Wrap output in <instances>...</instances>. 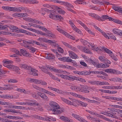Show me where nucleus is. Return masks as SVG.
<instances>
[{
    "label": "nucleus",
    "mask_w": 122,
    "mask_h": 122,
    "mask_svg": "<svg viewBox=\"0 0 122 122\" xmlns=\"http://www.w3.org/2000/svg\"><path fill=\"white\" fill-rule=\"evenodd\" d=\"M31 117H32L36 119H38L40 120V119H41V118H42V117H41L36 115H31Z\"/></svg>",
    "instance_id": "nucleus-44"
},
{
    "label": "nucleus",
    "mask_w": 122,
    "mask_h": 122,
    "mask_svg": "<svg viewBox=\"0 0 122 122\" xmlns=\"http://www.w3.org/2000/svg\"><path fill=\"white\" fill-rule=\"evenodd\" d=\"M37 40L41 42H44L46 43V38H39Z\"/></svg>",
    "instance_id": "nucleus-43"
},
{
    "label": "nucleus",
    "mask_w": 122,
    "mask_h": 122,
    "mask_svg": "<svg viewBox=\"0 0 122 122\" xmlns=\"http://www.w3.org/2000/svg\"><path fill=\"white\" fill-rule=\"evenodd\" d=\"M99 59L102 62L104 63L106 61L107 58L104 56H100L98 57Z\"/></svg>",
    "instance_id": "nucleus-29"
},
{
    "label": "nucleus",
    "mask_w": 122,
    "mask_h": 122,
    "mask_svg": "<svg viewBox=\"0 0 122 122\" xmlns=\"http://www.w3.org/2000/svg\"><path fill=\"white\" fill-rule=\"evenodd\" d=\"M105 71L107 73L118 75L122 74V72L118 70L113 69H107Z\"/></svg>",
    "instance_id": "nucleus-3"
},
{
    "label": "nucleus",
    "mask_w": 122,
    "mask_h": 122,
    "mask_svg": "<svg viewBox=\"0 0 122 122\" xmlns=\"http://www.w3.org/2000/svg\"><path fill=\"white\" fill-rule=\"evenodd\" d=\"M72 61L73 60H72L71 59H70L69 57H66L65 61L68 62H72Z\"/></svg>",
    "instance_id": "nucleus-64"
},
{
    "label": "nucleus",
    "mask_w": 122,
    "mask_h": 122,
    "mask_svg": "<svg viewBox=\"0 0 122 122\" xmlns=\"http://www.w3.org/2000/svg\"><path fill=\"white\" fill-rule=\"evenodd\" d=\"M49 104L50 106L53 108H55L53 109H51L53 112V113L54 114H60L64 111V109L61 108L60 106L56 102L53 101L50 102Z\"/></svg>",
    "instance_id": "nucleus-1"
},
{
    "label": "nucleus",
    "mask_w": 122,
    "mask_h": 122,
    "mask_svg": "<svg viewBox=\"0 0 122 122\" xmlns=\"http://www.w3.org/2000/svg\"><path fill=\"white\" fill-rule=\"evenodd\" d=\"M60 118L61 120L65 122H73L72 120L66 117L62 116L60 117Z\"/></svg>",
    "instance_id": "nucleus-15"
},
{
    "label": "nucleus",
    "mask_w": 122,
    "mask_h": 122,
    "mask_svg": "<svg viewBox=\"0 0 122 122\" xmlns=\"http://www.w3.org/2000/svg\"><path fill=\"white\" fill-rule=\"evenodd\" d=\"M80 40L83 43L84 45H86L88 43L87 41L83 39H81Z\"/></svg>",
    "instance_id": "nucleus-60"
},
{
    "label": "nucleus",
    "mask_w": 122,
    "mask_h": 122,
    "mask_svg": "<svg viewBox=\"0 0 122 122\" xmlns=\"http://www.w3.org/2000/svg\"><path fill=\"white\" fill-rule=\"evenodd\" d=\"M75 99H71L70 100L72 101V102H71L70 101V102L71 103H70L69 104H68L70 105H72L73 106H74V107H77V105L76 104H75V102L76 103V102H74L73 101V100Z\"/></svg>",
    "instance_id": "nucleus-46"
},
{
    "label": "nucleus",
    "mask_w": 122,
    "mask_h": 122,
    "mask_svg": "<svg viewBox=\"0 0 122 122\" xmlns=\"http://www.w3.org/2000/svg\"><path fill=\"white\" fill-rule=\"evenodd\" d=\"M86 111L87 112L92 114L93 115H96L97 116H98L99 115L98 114H97V113L95 112H92L90 110H86Z\"/></svg>",
    "instance_id": "nucleus-53"
},
{
    "label": "nucleus",
    "mask_w": 122,
    "mask_h": 122,
    "mask_svg": "<svg viewBox=\"0 0 122 122\" xmlns=\"http://www.w3.org/2000/svg\"><path fill=\"white\" fill-rule=\"evenodd\" d=\"M15 108L16 109H19L22 110H25V107H23L15 106Z\"/></svg>",
    "instance_id": "nucleus-57"
},
{
    "label": "nucleus",
    "mask_w": 122,
    "mask_h": 122,
    "mask_svg": "<svg viewBox=\"0 0 122 122\" xmlns=\"http://www.w3.org/2000/svg\"><path fill=\"white\" fill-rule=\"evenodd\" d=\"M50 17L54 19H57L58 20H63V18L60 15H56L55 14H51L49 15Z\"/></svg>",
    "instance_id": "nucleus-6"
},
{
    "label": "nucleus",
    "mask_w": 122,
    "mask_h": 122,
    "mask_svg": "<svg viewBox=\"0 0 122 122\" xmlns=\"http://www.w3.org/2000/svg\"><path fill=\"white\" fill-rule=\"evenodd\" d=\"M89 15L92 16L94 18L96 19L99 21H102V19H101V17L97 15L94 13L89 14Z\"/></svg>",
    "instance_id": "nucleus-13"
},
{
    "label": "nucleus",
    "mask_w": 122,
    "mask_h": 122,
    "mask_svg": "<svg viewBox=\"0 0 122 122\" xmlns=\"http://www.w3.org/2000/svg\"><path fill=\"white\" fill-rule=\"evenodd\" d=\"M5 28H4V30L7 31L9 30L8 28L11 30L18 29V28L17 27L13 25H11L10 26L5 25Z\"/></svg>",
    "instance_id": "nucleus-9"
},
{
    "label": "nucleus",
    "mask_w": 122,
    "mask_h": 122,
    "mask_svg": "<svg viewBox=\"0 0 122 122\" xmlns=\"http://www.w3.org/2000/svg\"><path fill=\"white\" fill-rule=\"evenodd\" d=\"M109 80L111 81H112L114 82H117L119 81V78L117 77L111 78Z\"/></svg>",
    "instance_id": "nucleus-45"
},
{
    "label": "nucleus",
    "mask_w": 122,
    "mask_h": 122,
    "mask_svg": "<svg viewBox=\"0 0 122 122\" xmlns=\"http://www.w3.org/2000/svg\"><path fill=\"white\" fill-rule=\"evenodd\" d=\"M31 44L33 45H34V44L36 45H40V43L39 42L33 40H31Z\"/></svg>",
    "instance_id": "nucleus-39"
},
{
    "label": "nucleus",
    "mask_w": 122,
    "mask_h": 122,
    "mask_svg": "<svg viewBox=\"0 0 122 122\" xmlns=\"http://www.w3.org/2000/svg\"><path fill=\"white\" fill-rule=\"evenodd\" d=\"M57 29L61 33H62L64 35L65 34V33H66V32L60 29L59 28L60 26H57Z\"/></svg>",
    "instance_id": "nucleus-54"
},
{
    "label": "nucleus",
    "mask_w": 122,
    "mask_h": 122,
    "mask_svg": "<svg viewBox=\"0 0 122 122\" xmlns=\"http://www.w3.org/2000/svg\"><path fill=\"white\" fill-rule=\"evenodd\" d=\"M40 69H41V70L44 73H46L48 71H47V69H47V67H46V65L45 66H42L41 67L39 66V67Z\"/></svg>",
    "instance_id": "nucleus-24"
},
{
    "label": "nucleus",
    "mask_w": 122,
    "mask_h": 122,
    "mask_svg": "<svg viewBox=\"0 0 122 122\" xmlns=\"http://www.w3.org/2000/svg\"><path fill=\"white\" fill-rule=\"evenodd\" d=\"M46 67H47V69H49L51 71H53L54 67H53L52 66H49L46 65Z\"/></svg>",
    "instance_id": "nucleus-62"
},
{
    "label": "nucleus",
    "mask_w": 122,
    "mask_h": 122,
    "mask_svg": "<svg viewBox=\"0 0 122 122\" xmlns=\"http://www.w3.org/2000/svg\"><path fill=\"white\" fill-rule=\"evenodd\" d=\"M20 52V55H19L20 56L22 55L25 56H28L29 55V53L27 52V51L24 49H21Z\"/></svg>",
    "instance_id": "nucleus-14"
},
{
    "label": "nucleus",
    "mask_w": 122,
    "mask_h": 122,
    "mask_svg": "<svg viewBox=\"0 0 122 122\" xmlns=\"http://www.w3.org/2000/svg\"><path fill=\"white\" fill-rule=\"evenodd\" d=\"M17 11L18 12H21V10L20 8H13V11Z\"/></svg>",
    "instance_id": "nucleus-63"
},
{
    "label": "nucleus",
    "mask_w": 122,
    "mask_h": 122,
    "mask_svg": "<svg viewBox=\"0 0 122 122\" xmlns=\"http://www.w3.org/2000/svg\"><path fill=\"white\" fill-rule=\"evenodd\" d=\"M29 1L33 4H36L38 3V1L36 0H29Z\"/></svg>",
    "instance_id": "nucleus-56"
},
{
    "label": "nucleus",
    "mask_w": 122,
    "mask_h": 122,
    "mask_svg": "<svg viewBox=\"0 0 122 122\" xmlns=\"http://www.w3.org/2000/svg\"><path fill=\"white\" fill-rule=\"evenodd\" d=\"M52 8L53 10H55L59 14H64L65 13V12L64 10L56 6L53 5Z\"/></svg>",
    "instance_id": "nucleus-4"
},
{
    "label": "nucleus",
    "mask_w": 122,
    "mask_h": 122,
    "mask_svg": "<svg viewBox=\"0 0 122 122\" xmlns=\"http://www.w3.org/2000/svg\"><path fill=\"white\" fill-rule=\"evenodd\" d=\"M13 17L17 16L20 17H22V13H15L12 15Z\"/></svg>",
    "instance_id": "nucleus-37"
},
{
    "label": "nucleus",
    "mask_w": 122,
    "mask_h": 122,
    "mask_svg": "<svg viewBox=\"0 0 122 122\" xmlns=\"http://www.w3.org/2000/svg\"><path fill=\"white\" fill-rule=\"evenodd\" d=\"M48 37L51 38L52 39H54L56 37L55 34L51 32V33L48 34Z\"/></svg>",
    "instance_id": "nucleus-41"
},
{
    "label": "nucleus",
    "mask_w": 122,
    "mask_h": 122,
    "mask_svg": "<svg viewBox=\"0 0 122 122\" xmlns=\"http://www.w3.org/2000/svg\"><path fill=\"white\" fill-rule=\"evenodd\" d=\"M91 73L86 71H81V75H90Z\"/></svg>",
    "instance_id": "nucleus-34"
},
{
    "label": "nucleus",
    "mask_w": 122,
    "mask_h": 122,
    "mask_svg": "<svg viewBox=\"0 0 122 122\" xmlns=\"http://www.w3.org/2000/svg\"><path fill=\"white\" fill-rule=\"evenodd\" d=\"M110 38L113 39L115 40H116V37L112 34H111L109 35V38H108V39Z\"/></svg>",
    "instance_id": "nucleus-61"
},
{
    "label": "nucleus",
    "mask_w": 122,
    "mask_h": 122,
    "mask_svg": "<svg viewBox=\"0 0 122 122\" xmlns=\"http://www.w3.org/2000/svg\"><path fill=\"white\" fill-rule=\"evenodd\" d=\"M29 71H30L29 72V74L34 76H38V74L36 73V72L38 71L37 70L34 69L32 68L31 67Z\"/></svg>",
    "instance_id": "nucleus-12"
},
{
    "label": "nucleus",
    "mask_w": 122,
    "mask_h": 122,
    "mask_svg": "<svg viewBox=\"0 0 122 122\" xmlns=\"http://www.w3.org/2000/svg\"><path fill=\"white\" fill-rule=\"evenodd\" d=\"M12 87L6 88L5 87H0V90H9L11 89H12Z\"/></svg>",
    "instance_id": "nucleus-49"
},
{
    "label": "nucleus",
    "mask_w": 122,
    "mask_h": 122,
    "mask_svg": "<svg viewBox=\"0 0 122 122\" xmlns=\"http://www.w3.org/2000/svg\"><path fill=\"white\" fill-rule=\"evenodd\" d=\"M77 47L80 50L86 53L90 54H92V53L91 51L90 50L86 48L84 46H78Z\"/></svg>",
    "instance_id": "nucleus-5"
},
{
    "label": "nucleus",
    "mask_w": 122,
    "mask_h": 122,
    "mask_svg": "<svg viewBox=\"0 0 122 122\" xmlns=\"http://www.w3.org/2000/svg\"><path fill=\"white\" fill-rule=\"evenodd\" d=\"M101 18L102 19H108L110 21H111L112 18L111 17H109L108 15H102Z\"/></svg>",
    "instance_id": "nucleus-30"
},
{
    "label": "nucleus",
    "mask_w": 122,
    "mask_h": 122,
    "mask_svg": "<svg viewBox=\"0 0 122 122\" xmlns=\"http://www.w3.org/2000/svg\"><path fill=\"white\" fill-rule=\"evenodd\" d=\"M106 111L107 112L106 114L105 115L112 118L113 117H114L112 115V114L109 112V111Z\"/></svg>",
    "instance_id": "nucleus-58"
},
{
    "label": "nucleus",
    "mask_w": 122,
    "mask_h": 122,
    "mask_svg": "<svg viewBox=\"0 0 122 122\" xmlns=\"http://www.w3.org/2000/svg\"><path fill=\"white\" fill-rule=\"evenodd\" d=\"M65 33V34L64 35H65V36H66L68 38H69L71 39H72L73 40H74L75 39V38L74 37L71 36L68 33H67L66 32Z\"/></svg>",
    "instance_id": "nucleus-48"
},
{
    "label": "nucleus",
    "mask_w": 122,
    "mask_h": 122,
    "mask_svg": "<svg viewBox=\"0 0 122 122\" xmlns=\"http://www.w3.org/2000/svg\"><path fill=\"white\" fill-rule=\"evenodd\" d=\"M33 87L36 89L41 92H46V90L36 86H34Z\"/></svg>",
    "instance_id": "nucleus-28"
},
{
    "label": "nucleus",
    "mask_w": 122,
    "mask_h": 122,
    "mask_svg": "<svg viewBox=\"0 0 122 122\" xmlns=\"http://www.w3.org/2000/svg\"><path fill=\"white\" fill-rule=\"evenodd\" d=\"M71 88L74 91H77V92H78V91H80L79 87H78L74 86H71Z\"/></svg>",
    "instance_id": "nucleus-35"
},
{
    "label": "nucleus",
    "mask_w": 122,
    "mask_h": 122,
    "mask_svg": "<svg viewBox=\"0 0 122 122\" xmlns=\"http://www.w3.org/2000/svg\"><path fill=\"white\" fill-rule=\"evenodd\" d=\"M77 22L80 24L84 28H86V26L82 22L79 20H77Z\"/></svg>",
    "instance_id": "nucleus-50"
},
{
    "label": "nucleus",
    "mask_w": 122,
    "mask_h": 122,
    "mask_svg": "<svg viewBox=\"0 0 122 122\" xmlns=\"http://www.w3.org/2000/svg\"><path fill=\"white\" fill-rule=\"evenodd\" d=\"M37 93L38 95L42 98L44 99H46L47 98V97L46 95L41 92H38Z\"/></svg>",
    "instance_id": "nucleus-27"
},
{
    "label": "nucleus",
    "mask_w": 122,
    "mask_h": 122,
    "mask_svg": "<svg viewBox=\"0 0 122 122\" xmlns=\"http://www.w3.org/2000/svg\"><path fill=\"white\" fill-rule=\"evenodd\" d=\"M0 104L1 105H9L11 104L9 102L0 101Z\"/></svg>",
    "instance_id": "nucleus-59"
},
{
    "label": "nucleus",
    "mask_w": 122,
    "mask_h": 122,
    "mask_svg": "<svg viewBox=\"0 0 122 122\" xmlns=\"http://www.w3.org/2000/svg\"><path fill=\"white\" fill-rule=\"evenodd\" d=\"M109 65L106 64H103L102 63L96 65L97 67L99 68H106L109 66Z\"/></svg>",
    "instance_id": "nucleus-19"
},
{
    "label": "nucleus",
    "mask_w": 122,
    "mask_h": 122,
    "mask_svg": "<svg viewBox=\"0 0 122 122\" xmlns=\"http://www.w3.org/2000/svg\"><path fill=\"white\" fill-rule=\"evenodd\" d=\"M72 116L81 122L83 118L79 115L75 114H72Z\"/></svg>",
    "instance_id": "nucleus-17"
},
{
    "label": "nucleus",
    "mask_w": 122,
    "mask_h": 122,
    "mask_svg": "<svg viewBox=\"0 0 122 122\" xmlns=\"http://www.w3.org/2000/svg\"><path fill=\"white\" fill-rule=\"evenodd\" d=\"M51 1L54 3L60 4L61 5H63L64 4V3H65V1H61L57 0H51Z\"/></svg>",
    "instance_id": "nucleus-31"
},
{
    "label": "nucleus",
    "mask_w": 122,
    "mask_h": 122,
    "mask_svg": "<svg viewBox=\"0 0 122 122\" xmlns=\"http://www.w3.org/2000/svg\"><path fill=\"white\" fill-rule=\"evenodd\" d=\"M69 56L72 59H76L78 58L79 57L73 51H68Z\"/></svg>",
    "instance_id": "nucleus-10"
},
{
    "label": "nucleus",
    "mask_w": 122,
    "mask_h": 122,
    "mask_svg": "<svg viewBox=\"0 0 122 122\" xmlns=\"http://www.w3.org/2000/svg\"><path fill=\"white\" fill-rule=\"evenodd\" d=\"M65 3H64V4L63 5H66V6H67V7L68 8H69V7H70L72 8L73 7L72 5L69 3L67 2H65Z\"/></svg>",
    "instance_id": "nucleus-55"
},
{
    "label": "nucleus",
    "mask_w": 122,
    "mask_h": 122,
    "mask_svg": "<svg viewBox=\"0 0 122 122\" xmlns=\"http://www.w3.org/2000/svg\"><path fill=\"white\" fill-rule=\"evenodd\" d=\"M112 31L115 34L119 36H122V31L117 29L115 28L113 29Z\"/></svg>",
    "instance_id": "nucleus-18"
},
{
    "label": "nucleus",
    "mask_w": 122,
    "mask_h": 122,
    "mask_svg": "<svg viewBox=\"0 0 122 122\" xmlns=\"http://www.w3.org/2000/svg\"><path fill=\"white\" fill-rule=\"evenodd\" d=\"M102 49L103 50V51H104L107 53L110 54V55H111V54H112V51H111L109 49L107 48L102 47Z\"/></svg>",
    "instance_id": "nucleus-36"
},
{
    "label": "nucleus",
    "mask_w": 122,
    "mask_h": 122,
    "mask_svg": "<svg viewBox=\"0 0 122 122\" xmlns=\"http://www.w3.org/2000/svg\"><path fill=\"white\" fill-rule=\"evenodd\" d=\"M11 97L9 95H0V97L4 98H11Z\"/></svg>",
    "instance_id": "nucleus-40"
},
{
    "label": "nucleus",
    "mask_w": 122,
    "mask_h": 122,
    "mask_svg": "<svg viewBox=\"0 0 122 122\" xmlns=\"http://www.w3.org/2000/svg\"><path fill=\"white\" fill-rule=\"evenodd\" d=\"M111 21L117 23L119 24L122 25V21H121L116 19H113L112 18Z\"/></svg>",
    "instance_id": "nucleus-33"
},
{
    "label": "nucleus",
    "mask_w": 122,
    "mask_h": 122,
    "mask_svg": "<svg viewBox=\"0 0 122 122\" xmlns=\"http://www.w3.org/2000/svg\"><path fill=\"white\" fill-rule=\"evenodd\" d=\"M30 102H25L24 105L30 106H38L39 104L35 101H30Z\"/></svg>",
    "instance_id": "nucleus-16"
},
{
    "label": "nucleus",
    "mask_w": 122,
    "mask_h": 122,
    "mask_svg": "<svg viewBox=\"0 0 122 122\" xmlns=\"http://www.w3.org/2000/svg\"><path fill=\"white\" fill-rule=\"evenodd\" d=\"M69 48L74 51L76 52L77 51V49L76 47L71 45L69 46Z\"/></svg>",
    "instance_id": "nucleus-47"
},
{
    "label": "nucleus",
    "mask_w": 122,
    "mask_h": 122,
    "mask_svg": "<svg viewBox=\"0 0 122 122\" xmlns=\"http://www.w3.org/2000/svg\"><path fill=\"white\" fill-rule=\"evenodd\" d=\"M61 100L65 102L66 104H69L70 103H71L70 102V101L68 100L65 99L64 98L62 97H61Z\"/></svg>",
    "instance_id": "nucleus-51"
},
{
    "label": "nucleus",
    "mask_w": 122,
    "mask_h": 122,
    "mask_svg": "<svg viewBox=\"0 0 122 122\" xmlns=\"http://www.w3.org/2000/svg\"><path fill=\"white\" fill-rule=\"evenodd\" d=\"M73 101L74 102H76V103L77 104L78 103H79L82 106L85 107H86L87 105L86 103H85L83 102H81L80 101H78L76 99H74Z\"/></svg>",
    "instance_id": "nucleus-23"
},
{
    "label": "nucleus",
    "mask_w": 122,
    "mask_h": 122,
    "mask_svg": "<svg viewBox=\"0 0 122 122\" xmlns=\"http://www.w3.org/2000/svg\"><path fill=\"white\" fill-rule=\"evenodd\" d=\"M109 112L112 114V115L114 116L116 115L117 113H118L119 112L122 113V110L119 109H116L115 108H112L111 110Z\"/></svg>",
    "instance_id": "nucleus-7"
},
{
    "label": "nucleus",
    "mask_w": 122,
    "mask_h": 122,
    "mask_svg": "<svg viewBox=\"0 0 122 122\" xmlns=\"http://www.w3.org/2000/svg\"><path fill=\"white\" fill-rule=\"evenodd\" d=\"M13 61H7L5 60L4 62V65L5 67L10 69L14 71H17L20 70L19 68L16 66H14L12 64H10V63H12Z\"/></svg>",
    "instance_id": "nucleus-2"
},
{
    "label": "nucleus",
    "mask_w": 122,
    "mask_h": 122,
    "mask_svg": "<svg viewBox=\"0 0 122 122\" xmlns=\"http://www.w3.org/2000/svg\"><path fill=\"white\" fill-rule=\"evenodd\" d=\"M113 9L115 11H118L122 14V8L115 6H113Z\"/></svg>",
    "instance_id": "nucleus-25"
},
{
    "label": "nucleus",
    "mask_w": 122,
    "mask_h": 122,
    "mask_svg": "<svg viewBox=\"0 0 122 122\" xmlns=\"http://www.w3.org/2000/svg\"><path fill=\"white\" fill-rule=\"evenodd\" d=\"M30 82H34V83L40 84L41 80L37 79L32 78L30 79Z\"/></svg>",
    "instance_id": "nucleus-22"
},
{
    "label": "nucleus",
    "mask_w": 122,
    "mask_h": 122,
    "mask_svg": "<svg viewBox=\"0 0 122 122\" xmlns=\"http://www.w3.org/2000/svg\"><path fill=\"white\" fill-rule=\"evenodd\" d=\"M25 46L26 48L30 50L31 51H30L32 53H34L36 51V49L31 46L26 45Z\"/></svg>",
    "instance_id": "nucleus-21"
},
{
    "label": "nucleus",
    "mask_w": 122,
    "mask_h": 122,
    "mask_svg": "<svg viewBox=\"0 0 122 122\" xmlns=\"http://www.w3.org/2000/svg\"><path fill=\"white\" fill-rule=\"evenodd\" d=\"M11 112L14 113H16L18 114H22V112H20L19 110H15V109H12Z\"/></svg>",
    "instance_id": "nucleus-38"
},
{
    "label": "nucleus",
    "mask_w": 122,
    "mask_h": 122,
    "mask_svg": "<svg viewBox=\"0 0 122 122\" xmlns=\"http://www.w3.org/2000/svg\"><path fill=\"white\" fill-rule=\"evenodd\" d=\"M19 66L22 68H23L25 69L30 70L31 68V66H28L26 64H20L19 65Z\"/></svg>",
    "instance_id": "nucleus-20"
},
{
    "label": "nucleus",
    "mask_w": 122,
    "mask_h": 122,
    "mask_svg": "<svg viewBox=\"0 0 122 122\" xmlns=\"http://www.w3.org/2000/svg\"><path fill=\"white\" fill-rule=\"evenodd\" d=\"M2 8L4 10H6L9 11H13V7L7 6H3Z\"/></svg>",
    "instance_id": "nucleus-26"
},
{
    "label": "nucleus",
    "mask_w": 122,
    "mask_h": 122,
    "mask_svg": "<svg viewBox=\"0 0 122 122\" xmlns=\"http://www.w3.org/2000/svg\"><path fill=\"white\" fill-rule=\"evenodd\" d=\"M2 65H0V79H2L4 75L7 72H9L8 71L3 70L1 69Z\"/></svg>",
    "instance_id": "nucleus-11"
},
{
    "label": "nucleus",
    "mask_w": 122,
    "mask_h": 122,
    "mask_svg": "<svg viewBox=\"0 0 122 122\" xmlns=\"http://www.w3.org/2000/svg\"><path fill=\"white\" fill-rule=\"evenodd\" d=\"M8 118L11 119H21V118L20 117H15L12 116H9L8 117Z\"/></svg>",
    "instance_id": "nucleus-42"
},
{
    "label": "nucleus",
    "mask_w": 122,
    "mask_h": 122,
    "mask_svg": "<svg viewBox=\"0 0 122 122\" xmlns=\"http://www.w3.org/2000/svg\"><path fill=\"white\" fill-rule=\"evenodd\" d=\"M85 29L86 30V31H87V32L89 33L92 35H95V33H94L92 32L91 30L89 29L87 27V26H86V28H85Z\"/></svg>",
    "instance_id": "nucleus-52"
},
{
    "label": "nucleus",
    "mask_w": 122,
    "mask_h": 122,
    "mask_svg": "<svg viewBox=\"0 0 122 122\" xmlns=\"http://www.w3.org/2000/svg\"><path fill=\"white\" fill-rule=\"evenodd\" d=\"M60 94H63L64 95H65L66 94H68L69 95H71L74 97H79V95L77 94L76 93L73 92H59Z\"/></svg>",
    "instance_id": "nucleus-8"
},
{
    "label": "nucleus",
    "mask_w": 122,
    "mask_h": 122,
    "mask_svg": "<svg viewBox=\"0 0 122 122\" xmlns=\"http://www.w3.org/2000/svg\"><path fill=\"white\" fill-rule=\"evenodd\" d=\"M12 52H15L16 54L18 55H20V53L19 51L16 48H12L11 50Z\"/></svg>",
    "instance_id": "nucleus-32"
}]
</instances>
